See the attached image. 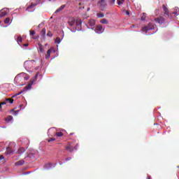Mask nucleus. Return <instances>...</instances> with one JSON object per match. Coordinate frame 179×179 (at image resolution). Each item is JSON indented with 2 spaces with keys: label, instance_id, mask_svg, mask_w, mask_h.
I'll return each mask as SVG.
<instances>
[{
  "label": "nucleus",
  "instance_id": "e433bc0d",
  "mask_svg": "<svg viewBox=\"0 0 179 179\" xmlns=\"http://www.w3.org/2000/svg\"><path fill=\"white\" fill-rule=\"evenodd\" d=\"M0 103L1 104V106H4V104L7 103V102L6 101H3V102H1Z\"/></svg>",
  "mask_w": 179,
  "mask_h": 179
},
{
  "label": "nucleus",
  "instance_id": "39448f33",
  "mask_svg": "<svg viewBox=\"0 0 179 179\" xmlns=\"http://www.w3.org/2000/svg\"><path fill=\"white\" fill-rule=\"evenodd\" d=\"M156 23H159V24H163L166 22V19L164 17L160 16L155 19Z\"/></svg>",
  "mask_w": 179,
  "mask_h": 179
},
{
  "label": "nucleus",
  "instance_id": "a211bd4d",
  "mask_svg": "<svg viewBox=\"0 0 179 179\" xmlns=\"http://www.w3.org/2000/svg\"><path fill=\"white\" fill-rule=\"evenodd\" d=\"M173 15H175L176 16H178V15H179V8H177V7H176V8H174V10H173Z\"/></svg>",
  "mask_w": 179,
  "mask_h": 179
},
{
  "label": "nucleus",
  "instance_id": "cd10ccee",
  "mask_svg": "<svg viewBox=\"0 0 179 179\" xmlns=\"http://www.w3.org/2000/svg\"><path fill=\"white\" fill-rule=\"evenodd\" d=\"M97 17H103L104 16V13H99L96 14Z\"/></svg>",
  "mask_w": 179,
  "mask_h": 179
},
{
  "label": "nucleus",
  "instance_id": "0eeeda50",
  "mask_svg": "<svg viewBox=\"0 0 179 179\" xmlns=\"http://www.w3.org/2000/svg\"><path fill=\"white\" fill-rule=\"evenodd\" d=\"M8 12L6 10L2 9L0 10V17H5V16H7Z\"/></svg>",
  "mask_w": 179,
  "mask_h": 179
},
{
  "label": "nucleus",
  "instance_id": "ddd939ff",
  "mask_svg": "<svg viewBox=\"0 0 179 179\" xmlns=\"http://www.w3.org/2000/svg\"><path fill=\"white\" fill-rule=\"evenodd\" d=\"M50 57H51V49H49V50L47 51V52H46V54H45V59H48V58H50Z\"/></svg>",
  "mask_w": 179,
  "mask_h": 179
},
{
  "label": "nucleus",
  "instance_id": "6ab92c4d",
  "mask_svg": "<svg viewBox=\"0 0 179 179\" xmlns=\"http://www.w3.org/2000/svg\"><path fill=\"white\" fill-rule=\"evenodd\" d=\"M5 101H6V103H10V104H13L14 99L11 98H7L6 99Z\"/></svg>",
  "mask_w": 179,
  "mask_h": 179
},
{
  "label": "nucleus",
  "instance_id": "a19ab883",
  "mask_svg": "<svg viewBox=\"0 0 179 179\" xmlns=\"http://www.w3.org/2000/svg\"><path fill=\"white\" fill-rule=\"evenodd\" d=\"M115 3V0H111L110 3H112V5H114Z\"/></svg>",
  "mask_w": 179,
  "mask_h": 179
},
{
  "label": "nucleus",
  "instance_id": "72a5a7b5",
  "mask_svg": "<svg viewBox=\"0 0 179 179\" xmlns=\"http://www.w3.org/2000/svg\"><path fill=\"white\" fill-rule=\"evenodd\" d=\"M34 34H36V31H30V35H31V36H34Z\"/></svg>",
  "mask_w": 179,
  "mask_h": 179
},
{
  "label": "nucleus",
  "instance_id": "58836bf2",
  "mask_svg": "<svg viewBox=\"0 0 179 179\" xmlns=\"http://www.w3.org/2000/svg\"><path fill=\"white\" fill-rule=\"evenodd\" d=\"M5 159V157H3V155H0V160H3Z\"/></svg>",
  "mask_w": 179,
  "mask_h": 179
},
{
  "label": "nucleus",
  "instance_id": "864d4df0",
  "mask_svg": "<svg viewBox=\"0 0 179 179\" xmlns=\"http://www.w3.org/2000/svg\"><path fill=\"white\" fill-rule=\"evenodd\" d=\"M148 179H150V177H148Z\"/></svg>",
  "mask_w": 179,
  "mask_h": 179
},
{
  "label": "nucleus",
  "instance_id": "f257e3e1",
  "mask_svg": "<svg viewBox=\"0 0 179 179\" xmlns=\"http://www.w3.org/2000/svg\"><path fill=\"white\" fill-rule=\"evenodd\" d=\"M29 79V76L26 73H21L20 74H18L15 80H16V82H22V80H27Z\"/></svg>",
  "mask_w": 179,
  "mask_h": 179
},
{
  "label": "nucleus",
  "instance_id": "a878e982",
  "mask_svg": "<svg viewBox=\"0 0 179 179\" xmlns=\"http://www.w3.org/2000/svg\"><path fill=\"white\" fill-rule=\"evenodd\" d=\"M56 136H58L59 138H61V136H64V134L61 131L56 133Z\"/></svg>",
  "mask_w": 179,
  "mask_h": 179
},
{
  "label": "nucleus",
  "instance_id": "09e8293b",
  "mask_svg": "<svg viewBox=\"0 0 179 179\" xmlns=\"http://www.w3.org/2000/svg\"><path fill=\"white\" fill-rule=\"evenodd\" d=\"M22 83H23V82H22ZM20 86H23V84H20Z\"/></svg>",
  "mask_w": 179,
  "mask_h": 179
},
{
  "label": "nucleus",
  "instance_id": "79ce46f5",
  "mask_svg": "<svg viewBox=\"0 0 179 179\" xmlns=\"http://www.w3.org/2000/svg\"><path fill=\"white\" fill-rule=\"evenodd\" d=\"M141 20L144 21V20H146V19L145 18V17L142 16L141 17Z\"/></svg>",
  "mask_w": 179,
  "mask_h": 179
},
{
  "label": "nucleus",
  "instance_id": "9d476101",
  "mask_svg": "<svg viewBox=\"0 0 179 179\" xmlns=\"http://www.w3.org/2000/svg\"><path fill=\"white\" fill-rule=\"evenodd\" d=\"M147 27L148 30H153V29H155V25L153 24V23L150 22L148 24Z\"/></svg>",
  "mask_w": 179,
  "mask_h": 179
},
{
  "label": "nucleus",
  "instance_id": "bb28decb",
  "mask_svg": "<svg viewBox=\"0 0 179 179\" xmlns=\"http://www.w3.org/2000/svg\"><path fill=\"white\" fill-rule=\"evenodd\" d=\"M96 30H98V31H101V30H103V27L101 25H98L96 27Z\"/></svg>",
  "mask_w": 179,
  "mask_h": 179
},
{
  "label": "nucleus",
  "instance_id": "393cba45",
  "mask_svg": "<svg viewBox=\"0 0 179 179\" xmlns=\"http://www.w3.org/2000/svg\"><path fill=\"white\" fill-rule=\"evenodd\" d=\"M142 31H145V33H148L149 31V29L148 28V26H145L142 28Z\"/></svg>",
  "mask_w": 179,
  "mask_h": 179
},
{
  "label": "nucleus",
  "instance_id": "aec40b11",
  "mask_svg": "<svg viewBox=\"0 0 179 179\" xmlns=\"http://www.w3.org/2000/svg\"><path fill=\"white\" fill-rule=\"evenodd\" d=\"M39 51L43 54L44 52V48L41 43H38Z\"/></svg>",
  "mask_w": 179,
  "mask_h": 179
},
{
  "label": "nucleus",
  "instance_id": "c85d7f7f",
  "mask_svg": "<svg viewBox=\"0 0 179 179\" xmlns=\"http://www.w3.org/2000/svg\"><path fill=\"white\" fill-rule=\"evenodd\" d=\"M55 43H57V44H59L61 43V38L59 37L56 38Z\"/></svg>",
  "mask_w": 179,
  "mask_h": 179
},
{
  "label": "nucleus",
  "instance_id": "20e7f679",
  "mask_svg": "<svg viewBox=\"0 0 179 179\" xmlns=\"http://www.w3.org/2000/svg\"><path fill=\"white\" fill-rule=\"evenodd\" d=\"M162 8L164 12V16L165 17H170V11H169V8L166 6V5H162Z\"/></svg>",
  "mask_w": 179,
  "mask_h": 179
},
{
  "label": "nucleus",
  "instance_id": "6e6552de",
  "mask_svg": "<svg viewBox=\"0 0 179 179\" xmlns=\"http://www.w3.org/2000/svg\"><path fill=\"white\" fill-rule=\"evenodd\" d=\"M76 21L75 20V18H71L69 21V26H75Z\"/></svg>",
  "mask_w": 179,
  "mask_h": 179
},
{
  "label": "nucleus",
  "instance_id": "c756f323",
  "mask_svg": "<svg viewBox=\"0 0 179 179\" xmlns=\"http://www.w3.org/2000/svg\"><path fill=\"white\" fill-rule=\"evenodd\" d=\"M11 111H13L14 112V115H17V113H19V111H20V108L17 110H15V109H13Z\"/></svg>",
  "mask_w": 179,
  "mask_h": 179
},
{
  "label": "nucleus",
  "instance_id": "c9c22d12",
  "mask_svg": "<svg viewBox=\"0 0 179 179\" xmlns=\"http://www.w3.org/2000/svg\"><path fill=\"white\" fill-rule=\"evenodd\" d=\"M24 92V90H22L21 92L17 94V96H20V94H22V93H23Z\"/></svg>",
  "mask_w": 179,
  "mask_h": 179
},
{
  "label": "nucleus",
  "instance_id": "7c9ffc66",
  "mask_svg": "<svg viewBox=\"0 0 179 179\" xmlns=\"http://www.w3.org/2000/svg\"><path fill=\"white\" fill-rule=\"evenodd\" d=\"M22 36H18L17 38V43H22Z\"/></svg>",
  "mask_w": 179,
  "mask_h": 179
},
{
  "label": "nucleus",
  "instance_id": "4c0bfd02",
  "mask_svg": "<svg viewBox=\"0 0 179 179\" xmlns=\"http://www.w3.org/2000/svg\"><path fill=\"white\" fill-rule=\"evenodd\" d=\"M79 146L78 144H76V146L74 147L75 150H78V147Z\"/></svg>",
  "mask_w": 179,
  "mask_h": 179
},
{
  "label": "nucleus",
  "instance_id": "473e14b6",
  "mask_svg": "<svg viewBox=\"0 0 179 179\" xmlns=\"http://www.w3.org/2000/svg\"><path fill=\"white\" fill-rule=\"evenodd\" d=\"M47 36H48V37H52V32H51V31H48Z\"/></svg>",
  "mask_w": 179,
  "mask_h": 179
},
{
  "label": "nucleus",
  "instance_id": "f03ea898",
  "mask_svg": "<svg viewBox=\"0 0 179 179\" xmlns=\"http://www.w3.org/2000/svg\"><path fill=\"white\" fill-rule=\"evenodd\" d=\"M33 65H36V61L34 60H29L24 62V66L28 69H31Z\"/></svg>",
  "mask_w": 179,
  "mask_h": 179
},
{
  "label": "nucleus",
  "instance_id": "37998d69",
  "mask_svg": "<svg viewBox=\"0 0 179 179\" xmlns=\"http://www.w3.org/2000/svg\"><path fill=\"white\" fill-rule=\"evenodd\" d=\"M32 156H33V155H29L27 157H29L30 159H31Z\"/></svg>",
  "mask_w": 179,
  "mask_h": 179
},
{
  "label": "nucleus",
  "instance_id": "f3484780",
  "mask_svg": "<svg viewBox=\"0 0 179 179\" xmlns=\"http://www.w3.org/2000/svg\"><path fill=\"white\" fill-rule=\"evenodd\" d=\"M13 120V117L12 115H8L5 121L6 122H10Z\"/></svg>",
  "mask_w": 179,
  "mask_h": 179
},
{
  "label": "nucleus",
  "instance_id": "9b49d317",
  "mask_svg": "<svg viewBox=\"0 0 179 179\" xmlns=\"http://www.w3.org/2000/svg\"><path fill=\"white\" fill-rule=\"evenodd\" d=\"M37 3H31V5L27 8V10H29V9H33L34 6H37Z\"/></svg>",
  "mask_w": 179,
  "mask_h": 179
},
{
  "label": "nucleus",
  "instance_id": "b1692460",
  "mask_svg": "<svg viewBox=\"0 0 179 179\" xmlns=\"http://www.w3.org/2000/svg\"><path fill=\"white\" fill-rule=\"evenodd\" d=\"M4 23H5V24H9V23H10V17H6L4 20Z\"/></svg>",
  "mask_w": 179,
  "mask_h": 179
},
{
  "label": "nucleus",
  "instance_id": "c03bdc74",
  "mask_svg": "<svg viewBox=\"0 0 179 179\" xmlns=\"http://www.w3.org/2000/svg\"><path fill=\"white\" fill-rule=\"evenodd\" d=\"M126 15H129V11H126Z\"/></svg>",
  "mask_w": 179,
  "mask_h": 179
},
{
  "label": "nucleus",
  "instance_id": "603ef678",
  "mask_svg": "<svg viewBox=\"0 0 179 179\" xmlns=\"http://www.w3.org/2000/svg\"><path fill=\"white\" fill-rule=\"evenodd\" d=\"M79 5H82V3H80Z\"/></svg>",
  "mask_w": 179,
  "mask_h": 179
},
{
  "label": "nucleus",
  "instance_id": "de8ad7c7",
  "mask_svg": "<svg viewBox=\"0 0 179 179\" xmlns=\"http://www.w3.org/2000/svg\"><path fill=\"white\" fill-rule=\"evenodd\" d=\"M0 108H2V105L1 103H0Z\"/></svg>",
  "mask_w": 179,
  "mask_h": 179
},
{
  "label": "nucleus",
  "instance_id": "423d86ee",
  "mask_svg": "<svg viewBox=\"0 0 179 179\" xmlns=\"http://www.w3.org/2000/svg\"><path fill=\"white\" fill-rule=\"evenodd\" d=\"M76 29H78V30L82 29V20L79 19L76 20Z\"/></svg>",
  "mask_w": 179,
  "mask_h": 179
},
{
  "label": "nucleus",
  "instance_id": "1a4fd4ad",
  "mask_svg": "<svg viewBox=\"0 0 179 179\" xmlns=\"http://www.w3.org/2000/svg\"><path fill=\"white\" fill-rule=\"evenodd\" d=\"M65 6L66 5H62L59 8L56 10L55 13H58L59 12H61V10H64V9H65Z\"/></svg>",
  "mask_w": 179,
  "mask_h": 179
},
{
  "label": "nucleus",
  "instance_id": "5fc2aeb1",
  "mask_svg": "<svg viewBox=\"0 0 179 179\" xmlns=\"http://www.w3.org/2000/svg\"><path fill=\"white\" fill-rule=\"evenodd\" d=\"M22 106V105L21 106H20V107H21Z\"/></svg>",
  "mask_w": 179,
  "mask_h": 179
},
{
  "label": "nucleus",
  "instance_id": "dca6fc26",
  "mask_svg": "<svg viewBox=\"0 0 179 179\" xmlns=\"http://www.w3.org/2000/svg\"><path fill=\"white\" fill-rule=\"evenodd\" d=\"M66 150H69V152H73V147H72V145H69L66 147Z\"/></svg>",
  "mask_w": 179,
  "mask_h": 179
},
{
  "label": "nucleus",
  "instance_id": "2eb2a0df",
  "mask_svg": "<svg viewBox=\"0 0 179 179\" xmlns=\"http://www.w3.org/2000/svg\"><path fill=\"white\" fill-rule=\"evenodd\" d=\"M89 26H90L91 27H93V26H94L96 24V22L94 21V20H90L88 22Z\"/></svg>",
  "mask_w": 179,
  "mask_h": 179
},
{
  "label": "nucleus",
  "instance_id": "412c9836",
  "mask_svg": "<svg viewBox=\"0 0 179 179\" xmlns=\"http://www.w3.org/2000/svg\"><path fill=\"white\" fill-rule=\"evenodd\" d=\"M100 22L102 23V24H108V20L106 18L102 19Z\"/></svg>",
  "mask_w": 179,
  "mask_h": 179
},
{
  "label": "nucleus",
  "instance_id": "8fccbe9b",
  "mask_svg": "<svg viewBox=\"0 0 179 179\" xmlns=\"http://www.w3.org/2000/svg\"><path fill=\"white\" fill-rule=\"evenodd\" d=\"M70 135H73V133H71Z\"/></svg>",
  "mask_w": 179,
  "mask_h": 179
},
{
  "label": "nucleus",
  "instance_id": "5701e85b",
  "mask_svg": "<svg viewBox=\"0 0 179 179\" xmlns=\"http://www.w3.org/2000/svg\"><path fill=\"white\" fill-rule=\"evenodd\" d=\"M45 33H46V29L45 28H43L41 31V35L43 36V37H45Z\"/></svg>",
  "mask_w": 179,
  "mask_h": 179
},
{
  "label": "nucleus",
  "instance_id": "f8f14e48",
  "mask_svg": "<svg viewBox=\"0 0 179 179\" xmlns=\"http://www.w3.org/2000/svg\"><path fill=\"white\" fill-rule=\"evenodd\" d=\"M26 152V148H20L17 150V153L19 155H22V153H24Z\"/></svg>",
  "mask_w": 179,
  "mask_h": 179
},
{
  "label": "nucleus",
  "instance_id": "4468645a",
  "mask_svg": "<svg viewBox=\"0 0 179 179\" xmlns=\"http://www.w3.org/2000/svg\"><path fill=\"white\" fill-rule=\"evenodd\" d=\"M24 163H25L24 160L21 159L15 163V166H23Z\"/></svg>",
  "mask_w": 179,
  "mask_h": 179
},
{
  "label": "nucleus",
  "instance_id": "2f4dec72",
  "mask_svg": "<svg viewBox=\"0 0 179 179\" xmlns=\"http://www.w3.org/2000/svg\"><path fill=\"white\" fill-rule=\"evenodd\" d=\"M124 3V0H117V5H122Z\"/></svg>",
  "mask_w": 179,
  "mask_h": 179
},
{
  "label": "nucleus",
  "instance_id": "7ed1b4c3",
  "mask_svg": "<svg viewBox=\"0 0 179 179\" xmlns=\"http://www.w3.org/2000/svg\"><path fill=\"white\" fill-rule=\"evenodd\" d=\"M98 3L100 6L101 10H104L106 9V6H107V3H106V0H100L98 1Z\"/></svg>",
  "mask_w": 179,
  "mask_h": 179
},
{
  "label": "nucleus",
  "instance_id": "4be33fe9",
  "mask_svg": "<svg viewBox=\"0 0 179 179\" xmlns=\"http://www.w3.org/2000/svg\"><path fill=\"white\" fill-rule=\"evenodd\" d=\"M30 89H31V84L30 83L24 87V92L25 90H30Z\"/></svg>",
  "mask_w": 179,
  "mask_h": 179
},
{
  "label": "nucleus",
  "instance_id": "3c124183",
  "mask_svg": "<svg viewBox=\"0 0 179 179\" xmlns=\"http://www.w3.org/2000/svg\"><path fill=\"white\" fill-rule=\"evenodd\" d=\"M132 27H135V25H132Z\"/></svg>",
  "mask_w": 179,
  "mask_h": 179
},
{
  "label": "nucleus",
  "instance_id": "6e6d98bb",
  "mask_svg": "<svg viewBox=\"0 0 179 179\" xmlns=\"http://www.w3.org/2000/svg\"><path fill=\"white\" fill-rule=\"evenodd\" d=\"M92 1H94V0H92Z\"/></svg>",
  "mask_w": 179,
  "mask_h": 179
},
{
  "label": "nucleus",
  "instance_id": "f704fd0d",
  "mask_svg": "<svg viewBox=\"0 0 179 179\" xmlns=\"http://www.w3.org/2000/svg\"><path fill=\"white\" fill-rule=\"evenodd\" d=\"M55 141V138H50L48 141V142H52V141Z\"/></svg>",
  "mask_w": 179,
  "mask_h": 179
},
{
  "label": "nucleus",
  "instance_id": "49530a36",
  "mask_svg": "<svg viewBox=\"0 0 179 179\" xmlns=\"http://www.w3.org/2000/svg\"><path fill=\"white\" fill-rule=\"evenodd\" d=\"M37 76H38V73L36 74V78H37Z\"/></svg>",
  "mask_w": 179,
  "mask_h": 179
},
{
  "label": "nucleus",
  "instance_id": "a18cd8bd",
  "mask_svg": "<svg viewBox=\"0 0 179 179\" xmlns=\"http://www.w3.org/2000/svg\"><path fill=\"white\" fill-rule=\"evenodd\" d=\"M24 47H27L29 45V44H24Z\"/></svg>",
  "mask_w": 179,
  "mask_h": 179
},
{
  "label": "nucleus",
  "instance_id": "ea45409f",
  "mask_svg": "<svg viewBox=\"0 0 179 179\" xmlns=\"http://www.w3.org/2000/svg\"><path fill=\"white\" fill-rule=\"evenodd\" d=\"M72 158L71 157H67L66 158V162H69Z\"/></svg>",
  "mask_w": 179,
  "mask_h": 179
}]
</instances>
